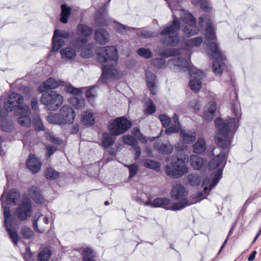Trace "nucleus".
Segmentation results:
<instances>
[{"label":"nucleus","instance_id":"nucleus-1","mask_svg":"<svg viewBox=\"0 0 261 261\" xmlns=\"http://www.w3.org/2000/svg\"><path fill=\"white\" fill-rule=\"evenodd\" d=\"M97 61L102 65L101 80L104 82L108 79H119L122 74L114 66L113 62L118 59L117 51L114 46L99 47L97 49Z\"/></svg>","mask_w":261,"mask_h":261},{"label":"nucleus","instance_id":"nucleus-2","mask_svg":"<svg viewBox=\"0 0 261 261\" xmlns=\"http://www.w3.org/2000/svg\"><path fill=\"white\" fill-rule=\"evenodd\" d=\"M218 134L215 137L217 145L223 149L227 148L230 144L232 136L239 126L234 118H229L224 120L218 118L215 121Z\"/></svg>","mask_w":261,"mask_h":261},{"label":"nucleus","instance_id":"nucleus-3","mask_svg":"<svg viewBox=\"0 0 261 261\" xmlns=\"http://www.w3.org/2000/svg\"><path fill=\"white\" fill-rule=\"evenodd\" d=\"M176 160L171 161L169 164L165 167V172L170 177L174 179L179 178L188 173L189 168L187 163L189 156L184 151L178 152Z\"/></svg>","mask_w":261,"mask_h":261},{"label":"nucleus","instance_id":"nucleus-4","mask_svg":"<svg viewBox=\"0 0 261 261\" xmlns=\"http://www.w3.org/2000/svg\"><path fill=\"white\" fill-rule=\"evenodd\" d=\"M180 29V22L179 18L174 17L172 23L164 28L160 34L162 36L160 39L161 42L167 46H175L179 41V36L177 33Z\"/></svg>","mask_w":261,"mask_h":261},{"label":"nucleus","instance_id":"nucleus-5","mask_svg":"<svg viewBox=\"0 0 261 261\" xmlns=\"http://www.w3.org/2000/svg\"><path fill=\"white\" fill-rule=\"evenodd\" d=\"M179 51L175 48L165 49L163 53V56L168 58L172 57L167 61V66L172 69H179L184 71H190L194 67L185 59L178 56Z\"/></svg>","mask_w":261,"mask_h":261},{"label":"nucleus","instance_id":"nucleus-6","mask_svg":"<svg viewBox=\"0 0 261 261\" xmlns=\"http://www.w3.org/2000/svg\"><path fill=\"white\" fill-rule=\"evenodd\" d=\"M187 194V191L181 184L177 182L174 183L171 191V197L175 200L181 199V200L174 203L171 210L177 211L191 205L192 203L189 202L186 198Z\"/></svg>","mask_w":261,"mask_h":261},{"label":"nucleus","instance_id":"nucleus-7","mask_svg":"<svg viewBox=\"0 0 261 261\" xmlns=\"http://www.w3.org/2000/svg\"><path fill=\"white\" fill-rule=\"evenodd\" d=\"M131 122L124 117H119L110 120L108 129L112 135L119 136L124 134L131 127Z\"/></svg>","mask_w":261,"mask_h":261},{"label":"nucleus","instance_id":"nucleus-8","mask_svg":"<svg viewBox=\"0 0 261 261\" xmlns=\"http://www.w3.org/2000/svg\"><path fill=\"white\" fill-rule=\"evenodd\" d=\"M40 102L45 106V108L49 111L57 110L63 102L61 95L55 91L43 93L41 97Z\"/></svg>","mask_w":261,"mask_h":261},{"label":"nucleus","instance_id":"nucleus-9","mask_svg":"<svg viewBox=\"0 0 261 261\" xmlns=\"http://www.w3.org/2000/svg\"><path fill=\"white\" fill-rule=\"evenodd\" d=\"M208 51L210 56L216 60L213 63V69L217 75H220L223 69L224 58L221 52L219 50L217 44L215 42L208 43Z\"/></svg>","mask_w":261,"mask_h":261},{"label":"nucleus","instance_id":"nucleus-10","mask_svg":"<svg viewBox=\"0 0 261 261\" xmlns=\"http://www.w3.org/2000/svg\"><path fill=\"white\" fill-rule=\"evenodd\" d=\"M23 102V96L13 92L9 94L8 97L5 102V109L7 112H12L17 108L15 111V114L16 112L20 111V108L23 107L22 103Z\"/></svg>","mask_w":261,"mask_h":261},{"label":"nucleus","instance_id":"nucleus-11","mask_svg":"<svg viewBox=\"0 0 261 261\" xmlns=\"http://www.w3.org/2000/svg\"><path fill=\"white\" fill-rule=\"evenodd\" d=\"M3 207L5 217V224L6 227L7 231L14 245H16L18 241L19 236L16 231L13 228H11L13 223V217L10 213V208L9 207L7 206Z\"/></svg>","mask_w":261,"mask_h":261},{"label":"nucleus","instance_id":"nucleus-12","mask_svg":"<svg viewBox=\"0 0 261 261\" xmlns=\"http://www.w3.org/2000/svg\"><path fill=\"white\" fill-rule=\"evenodd\" d=\"M189 71L191 78L189 82V86L192 91L197 93L201 89V80L204 76V74L201 71L194 67Z\"/></svg>","mask_w":261,"mask_h":261},{"label":"nucleus","instance_id":"nucleus-13","mask_svg":"<svg viewBox=\"0 0 261 261\" xmlns=\"http://www.w3.org/2000/svg\"><path fill=\"white\" fill-rule=\"evenodd\" d=\"M31 202L29 199L23 200L20 206L16 210V215L20 220H25L32 214Z\"/></svg>","mask_w":261,"mask_h":261},{"label":"nucleus","instance_id":"nucleus-14","mask_svg":"<svg viewBox=\"0 0 261 261\" xmlns=\"http://www.w3.org/2000/svg\"><path fill=\"white\" fill-rule=\"evenodd\" d=\"M29 106L24 105L20 108V111L16 112V116H19L17 119L18 123L21 126L29 128L31 126L32 121L29 114Z\"/></svg>","mask_w":261,"mask_h":261},{"label":"nucleus","instance_id":"nucleus-15","mask_svg":"<svg viewBox=\"0 0 261 261\" xmlns=\"http://www.w3.org/2000/svg\"><path fill=\"white\" fill-rule=\"evenodd\" d=\"M59 115L63 124L73 123L75 117V113L72 108L69 106H63L59 111Z\"/></svg>","mask_w":261,"mask_h":261},{"label":"nucleus","instance_id":"nucleus-16","mask_svg":"<svg viewBox=\"0 0 261 261\" xmlns=\"http://www.w3.org/2000/svg\"><path fill=\"white\" fill-rule=\"evenodd\" d=\"M199 23L202 26L203 23L205 22L207 28L205 30V36L207 39L213 40L216 39L214 28L212 25L209 16L204 15L198 19Z\"/></svg>","mask_w":261,"mask_h":261},{"label":"nucleus","instance_id":"nucleus-17","mask_svg":"<svg viewBox=\"0 0 261 261\" xmlns=\"http://www.w3.org/2000/svg\"><path fill=\"white\" fill-rule=\"evenodd\" d=\"M49 221L47 217H43L40 215L36 219L35 217L32 220L33 226L37 232H42L44 231L46 225L48 224Z\"/></svg>","mask_w":261,"mask_h":261},{"label":"nucleus","instance_id":"nucleus-18","mask_svg":"<svg viewBox=\"0 0 261 261\" xmlns=\"http://www.w3.org/2000/svg\"><path fill=\"white\" fill-rule=\"evenodd\" d=\"M64 82L57 81L54 78H49L46 81L43 83L38 87V91L43 93L48 90L57 88L59 85H63Z\"/></svg>","mask_w":261,"mask_h":261},{"label":"nucleus","instance_id":"nucleus-19","mask_svg":"<svg viewBox=\"0 0 261 261\" xmlns=\"http://www.w3.org/2000/svg\"><path fill=\"white\" fill-rule=\"evenodd\" d=\"M154 147L159 153L163 154H170L173 150V146L168 141L166 142L161 141H156L154 144Z\"/></svg>","mask_w":261,"mask_h":261},{"label":"nucleus","instance_id":"nucleus-20","mask_svg":"<svg viewBox=\"0 0 261 261\" xmlns=\"http://www.w3.org/2000/svg\"><path fill=\"white\" fill-rule=\"evenodd\" d=\"M26 165L32 173L35 174L41 169V163L35 156L30 155L27 160Z\"/></svg>","mask_w":261,"mask_h":261},{"label":"nucleus","instance_id":"nucleus-21","mask_svg":"<svg viewBox=\"0 0 261 261\" xmlns=\"http://www.w3.org/2000/svg\"><path fill=\"white\" fill-rule=\"evenodd\" d=\"M94 38L96 42L101 45L105 44L110 40L108 31L102 29H98L95 30Z\"/></svg>","mask_w":261,"mask_h":261},{"label":"nucleus","instance_id":"nucleus-22","mask_svg":"<svg viewBox=\"0 0 261 261\" xmlns=\"http://www.w3.org/2000/svg\"><path fill=\"white\" fill-rule=\"evenodd\" d=\"M29 196L36 203H43L45 200L41 194L40 190L35 186H32L28 189Z\"/></svg>","mask_w":261,"mask_h":261},{"label":"nucleus","instance_id":"nucleus-23","mask_svg":"<svg viewBox=\"0 0 261 261\" xmlns=\"http://www.w3.org/2000/svg\"><path fill=\"white\" fill-rule=\"evenodd\" d=\"M146 83L150 93L154 95L156 94L155 86L156 84V76L154 73L149 71H146L145 73Z\"/></svg>","mask_w":261,"mask_h":261},{"label":"nucleus","instance_id":"nucleus-24","mask_svg":"<svg viewBox=\"0 0 261 261\" xmlns=\"http://www.w3.org/2000/svg\"><path fill=\"white\" fill-rule=\"evenodd\" d=\"M190 164L195 170L200 169L206 162L200 156L195 154H192L189 159Z\"/></svg>","mask_w":261,"mask_h":261},{"label":"nucleus","instance_id":"nucleus-25","mask_svg":"<svg viewBox=\"0 0 261 261\" xmlns=\"http://www.w3.org/2000/svg\"><path fill=\"white\" fill-rule=\"evenodd\" d=\"M113 136L110 133L105 132L102 133L100 141L101 145L103 148H107L113 145L115 140V138L113 137Z\"/></svg>","mask_w":261,"mask_h":261},{"label":"nucleus","instance_id":"nucleus-26","mask_svg":"<svg viewBox=\"0 0 261 261\" xmlns=\"http://www.w3.org/2000/svg\"><path fill=\"white\" fill-rule=\"evenodd\" d=\"M179 13L180 18L185 24L190 23L191 26L196 24V20L191 13L181 9L179 10Z\"/></svg>","mask_w":261,"mask_h":261},{"label":"nucleus","instance_id":"nucleus-27","mask_svg":"<svg viewBox=\"0 0 261 261\" xmlns=\"http://www.w3.org/2000/svg\"><path fill=\"white\" fill-rule=\"evenodd\" d=\"M186 184L193 187H197L201 183V179L199 175L195 173L189 174L185 178Z\"/></svg>","mask_w":261,"mask_h":261},{"label":"nucleus","instance_id":"nucleus-28","mask_svg":"<svg viewBox=\"0 0 261 261\" xmlns=\"http://www.w3.org/2000/svg\"><path fill=\"white\" fill-rule=\"evenodd\" d=\"M143 103L144 112L145 114H152L155 112L156 108L153 102L149 98H145Z\"/></svg>","mask_w":261,"mask_h":261},{"label":"nucleus","instance_id":"nucleus-29","mask_svg":"<svg viewBox=\"0 0 261 261\" xmlns=\"http://www.w3.org/2000/svg\"><path fill=\"white\" fill-rule=\"evenodd\" d=\"M222 175V169L221 168H219L215 173L214 177L213 179L212 183L210 184L208 187H204V192L207 194L209 191L213 189L218 182L219 180L221 178Z\"/></svg>","mask_w":261,"mask_h":261},{"label":"nucleus","instance_id":"nucleus-30","mask_svg":"<svg viewBox=\"0 0 261 261\" xmlns=\"http://www.w3.org/2000/svg\"><path fill=\"white\" fill-rule=\"evenodd\" d=\"M19 198V192L16 189H12L7 194V204L15 205Z\"/></svg>","mask_w":261,"mask_h":261},{"label":"nucleus","instance_id":"nucleus-31","mask_svg":"<svg viewBox=\"0 0 261 261\" xmlns=\"http://www.w3.org/2000/svg\"><path fill=\"white\" fill-rule=\"evenodd\" d=\"M69 102L76 109H81L85 106V99L82 97L72 96L69 98Z\"/></svg>","mask_w":261,"mask_h":261},{"label":"nucleus","instance_id":"nucleus-32","mask_svg":"<svg viewBox=\"0 0 261 261\" xmlns=\"http://www.w3.org/2000/svg\"><path fill=\"white\" fill-rule=\"evenodd\" d=\"M225 160V155L220 153L216 158L211 160L208 165L210 169H214L220 166Z\"/></svg>","mask_w":261,"mask_h":261},{"label":"nucleus","instance_id":"nucleus-33","mask_svg":"<svg viewBox=\"0 0 261 261\" xmlns=\"http://www.w3.org/2000/svg\"><path fill=\"white\" fill-rule=\"evenodd\" d=\"M61 13L60 21L63 23L67 22L68 18L71 14V9L69 7H67L65 4H62L61 6Z\"/></svg>","mask_w":261,"mask_h":261},{"label":"nucleus","instance_id":"nucleus-34","mask_svg":"<svg viewBox=\"0 0 261 261\" xmlns=\"http://www.w3.org/2000/svg\"><path fill=\"white\" fill-rule=\"evenodd\" d=\"M82 122L85 125H94L95 121L92 113L90 111L85 112L82 115Z\"/></svg>","mask_w":261,"mask_h":261},{"label":"nucleus","instance_id":"nucleus-35","mask_svg":"<svg viewBox=\"0 0 261 261\" xmlns=\"http://www.w3.org/2000/svg\"><path fill=\"white\" fill-rule=\"evenodd\" d=\"M193 152L198 154L201 153L205 150L206 143L202 138H199L193 146Z\"/></svg>","mask_w":261,"mask_h":261},{"label":"nucleus","instance_id":"nucleus-36","mask_svg":"<svg viewBox=\"0 0 261 261\" xmlns=\"http://www.w3.org/2000/svg\"><path fill=\"white\" fill-rule=\"evenodd\" d=\"M62 58L65 59H72L75 58L76 53L71 47L62 48L60 51Z\"/></svg>","mask_w":261,"mask_h":261},{"label":"nucleus","instance_id":"nucleus-37","mask_svg":"<svg viewBox=\"0 0 261 261\" xmlns=\"http://www.w3.org/2000/svg\"><path fill=\"white\" fill-rule=\"evenodd\" d=\"M182 31L186 36L189 37L196 35L198 33V29L196 27V24H193V26H191L190 23L185 24Z\"/></svg>","mask_w":261,"mask_h":261},{"label":"nucleus","instance_id":"nucleus-38","mask_svg":"<svg viewBox=\"0 0 261 261\" xmlns=\"http://www.w3.org/2000/svg\"><path fill=\"white\" fill-rule=\"evenodd\" d=\"M77 33L79 35L88 37L92 34V30L88 26L80 24L77 27Z\"/></svg>","mask_w":261,"mask_h":261},{"label":"nucleus","instance_id":"nucleus-39","mask_svg":"<svg viewBox=\"0 0 261 261\" xmlns=\"http://www.w3.org/2000/svg\"><path fill=\"white\" fill-rule=\"evenodd\" d=\"M170 200L167 198H157L154 199L151 205L153 207H163L168 205Z\"/></svg>","mask_w":261,"mask_h":261},{"label":"nucleus","instance_id":"nucleus-40","mask_svg":"<svg viewBox=\"0 0 261 261\" xmlns=\"http://www.w3.org/2000/svg\"><path fill=\"white\" fill-rule=\"evenodd\" d=\"M47 121L53 124L62 125L63 124L59 114L50 113L47 117Z\"/></svg>","mask_w":261,"mask_h":261},{"label":"nucleus","instance_id":"nucleus-41","mask_svg":"<svg viewBox=\"0 0 261 261\" xmlns=\"http://www.w3.org/2000/svg\"><path fill=\"white\" fill-rule=\"evenodd\" d=\"M144 166L147 168L151 169L155 171H159L160 164L154 160L147 159L144 161Z\"/></svg>","mask_w":261,"mask_h":261},{"label":"nucleus","instance_id":"nucleus-42","mask_svg":"<svg viewBox=\"0 0 261 261\" xmlns=\"http://www.w3.org/2000/svg\"><path fill=\"white\" fill-rule=\"evenodd\" d=\"M83 261H95L94 259L95 255L93 250L87 248L83 251Z\"/></svg>","mask_w":261,"mask_h":261},{"label":"nucleus","instance_id":"nucleus-43","mask_svg":"<svg viewBox=\"0 0 261 261\" xmlns=\"http://www.w3.org/2000/svg\"><path fill=\"white\" fill-rule=\"evenodd\" d=\"M93 45L89 44L86 45L82 50L81 55L82 57L88 58L93 55Z\"/></svg>","mask_w":261,"mask_h":261},{"label":"nucleus","instance_id":"nucleus-44","mask_svg":"<svg viewBox=\"0 0 261 261\" xmlns=\"http://www.w3.org/2000/svg\"><path fill=\"white\" fill-rule=\"evenodd\" d=\"M64 44V41L62 38L58 37H53L52 50L54 51L59 50Z\"/></svg>","mask_w":261,"mask_h":261},{"label":"nucleus","instance_id":"nucleus-45","mask_svg":"<svg viewBox=\"0 0 261 261\" xmlns=\"http://www.w3.org/2000/svg\"><path fill=\"white\" fill-rule=\"evenodd\" d=\"M180 136L182 141L186 143H191L194 142L196 140L195 135L189 134L185 130L180 131Z\"/></svg>","mask_w":261,"mask_h":261},{"label":"nucleus","instance_id":"nucleus-46","mask_svg":"<svg viewBox=\"0 0 261 261\" xmlns=\"http://www.w3.org/2000/svg\"><path fill=\"white\" fill-rule=\"evenodd\" d=\"M45 138L53 143L60 145L63 143V140L59 137L55 136L53 134L46 132L44 135Z\"/></svg>","mask_w":261,"mask_h":261},{"label":"nucleus","instance_id":"nucleus-47","mask_svg":"<svg viewBox=\"0 0 261 261\" xmlns=\"http://www.w3.org/2000/svg\"><path fill=\"white\" fill-rule=\"evenodd\" d=\"M45 138L53 143L60 145L63 143V140L59 137L55 136L53 134L46 132L44 135Z\"/></svg>","mask_w":261,"mask_h":261},{"label":"nucleus","instance_id":"nucleus-48","mask_svg":"<svg viewBox=\"0 0 261 261\" xmlns=\"http://www.w3.org/2000/svg\"><path fill=\"white\" fill-rule=\"evenodd\" d=\"M95 22L99 25L105 26L108 25L109 20L106 16L98 13L96 14Z\"/></svg>","mask_w":261,"mask_h":261},{"label":"nucleus","instance_id":"nucleus-49","mask_svg":"<svg viewBox=\"0 0 261 261\" xmlns=\"http://www.w3.org/2000/svg\"><path fill=\"white\" fill-rule=\"evenodd\" d=\"M51 256L50 250L45 248L41 251L38 255V258L40 261H47Z\"/></svg>","mask_w":261,"mask_h":261},{"label":"nucleus","instance_id":"nucleus-50","mask_svg":"<svg viewBox=\"0 0 261 261\" xmlns=\"http://www.w3.org/2000/svg\"><path fill=\"white\" fill-rule=\"evenodd\" d=\"M45 176L47 179L54 180L59 176V173L52 168H48L45 172Z\"/></svg>","mask_w":261,"mask_h":261},{"label":"nucleus","instance_id":"nucleus-51","mask_svg":"<svg viewBox=\"0 0 261 261\" xmlns=\"http://www.w3.org/2000/svg\"><path fill=\"white\" fill-rule=\"evenodd\" d=\"M202 42V38L200 37H197L190 39L186 41V44L190 47L199 46Z\"/></svg>","mask_w":261,"mask_h":261},{"label":"nucleus","instance_id":"nucleus-52","mask_svg":"<svg viewBox=\"0 0 261 261\" xmlns=\"http://www.w3.org/2000/svg\"><path fill=\"white\" fill-rule=\"evenodd\" d=\"M33 123L36 131L39 132L44 129V125L40 117L37 116L34 118L33 120Z\"/></svg>","mask_w":261,"mask_h":261},{"label":"nucleus","instance_id":"nucleus-53","mask_svg":"<svg viewBox=\"0 0 261 261\" xmlns=\"http://www.w3.org/2000/svg\"><path fill=\"white\" fill-rule=\"evenodd\" d=\"M20 234L24 238L27 239H31L34 234L33 231L26 226L22 227Z\"/></svg>","mask_w":261,"mask_h":261},{"label":"nucleus","instance_id":"nucleus-54","mask_svg":"<svg viewBox=\"0 0 261 261\" xmlns=\"http://www.w3.org/2000/svg\"><path fill=\"white\" fill-rule=\"evenodd\" d=\"M125 166L129 170V178H132L138 173L139 170V167L136 164L125 165Z\"/></svg>","mask_w":261,"mask_h":261},{"label":"nucleus","instance_id":"nucleus-55","mask_svg":"<svg viewBox=\"0 0 261 261\" xmlns=\"http://www.w3.org/2000/svg\"><path fill=\"white\" fill-rule=\"evenodd\" d=\"M88 40L86 39L77 38L73 40L72 44L75 48H81L85 45Z\"/></svg>","mask_w":261,"mask_h":261},{"label":"nucleus","instance_id":"nucleus-56","mask_svg":"<svg viewBox=\"0 0 261 261\" xmlns=\"http://www.w3.org/2000/svg\"><path fill=\"white\" fill-rule=\"evenodd\" d=\"M180 125L178 124H172L165 130V133L167 135H171L174 133H178L180 130Z\"/></svg>","mask_w":261,"mask_h":261},{"label":"nucleus","instance_id":"nucleus-57","mask_svg":"<svg viewBox=\"0 0 261 261\" xmlns=\"http://www.w3.org/2000/svg\"><path fill=\"white\" fill-rule=\"evenodd\" d=\"M151 64L153 66L159 68H163L166 66V62L163 58H155L153 59L151 61Z\"/></svg>","mask_w":261,"mask_h":261},{"label":"nucleus","instance_id":"nucleus-58","mask_svg":"<svg viewBox=\"0 0 261 261\" xmlns=\"http://www.w3.org/2000/svg\"><path fill=\"white\" fill-rule=\"evenodd\" d=\"M123 142L132 146L138 143L137 140L130 135H124L122 137Z\"/></svg>","mask_w":261,"mask_h":261},{"label":"nucleus","instance_id":"nucleus-59","mask_svg":"<svg viewBox=\"0 0 261 261\" xmlns=\"http://www.w3.org/2000/svg\"><path fill=\"white\" fill-rule=\"evenodd\" d=\"M137 53L141 57L148 59L152 57V53L149 49L140 48L137 50Z\"/></svg>","mask_w":261,"mask_h":261},{"label":"nucleus","instance_id":"nucleus-60","mask_svg":"<svg viewBox=\"0 0 261 261\" xmlns=\"http://www.w3.org/2000/svg\"><path fill=\"white\" fill-rule=\"evenodd\" d=\"M159 119L164 127L166 128L171 123V119L166 115L161 114L159 116Z\"/></svg>","mask_w":261,"mask_h":261},{"label":"nucleus","instance_id":"nucleus-61","mask_svg":"<svg viewBox=\"0 0 261 261\" xmlns=\"http://www.w3.org/2000/svg\"><path fill=\"white\" fill-rule=\"evenodd\" d=\"M54 36L55 37H58L60 38H62L65 39L68 38L70 36V34L68 32L65 31H59L58 30H55Z\"/></svg>","mask_w":261,"mask_h":261},{"label":"nucleus","instance_id":"nucleus-62","mask_svg":"<svg viewBox=\"0 0 261 261\" xmlns=\"http://www.w3.org/2000/svg\"><path fill=\"white\" fill-rule=\"evenodd\" d=\"M65 89L68 92L77 95H79L81 93V91L80 89L75 88L71 86H67L65 87Z\"/></svg>","mask_w":261,"mask_h":261},{"label":"nucleus","instance_id":"nucleus-63","mask_svg":"<svg viewBox=\"0 0 261 261\" xmlns=\"http://www.w3.org/2000/svg\"><path fill=\"white\" fill-rule=\"evenodd\" d=\"M231 109L236 119L239 118L242 115L240 107L233 104Z\"/></svg>","mask_w":261,"mask_h":261},{"label":"nucleus","instance_id":"nucleus-64","mask_svg":"<svg viewBox=\"0 0 261 261\" xmlns=\"http://www.w3.org/2000/svg\"><path fill=\"white\" fill-rule=\"evenodd\" d=\"M189 106L193 108L195 111L199 110L200 107L199 102L196 99L191 100L189 103Z\"/></svg>","mask_w":261,"mask_h":261}]
</instances>
